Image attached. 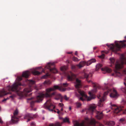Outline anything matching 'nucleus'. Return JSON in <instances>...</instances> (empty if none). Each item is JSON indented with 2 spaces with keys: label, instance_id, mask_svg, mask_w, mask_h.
Here are the masks:
<instances>
[{
  "label": "nucleus",
  "instance_id": "1",
  "mask_svg": "<svg viewBox=\"0 0 126 126\" xmlns=\"http://www.w3.org/2000/svg\"><path fill=\"white\" fill-rule=\"evenodd\" d=\"M57 89L61 90L60 88L58 86L54 85L53 87L48 88L46 90V92L45 94L41 93L38 95L36 98L33 97L27 99L28 102L30 101V102H41L43 99L44 97H45L47 98V100L46 102H51V98L53 96H55V99L57 100H60V101L62 102L63 101V99L67 101L69 99V97L65 95L62 96L61 94H57L55 92L52 93L51 92Z\"/></svg>",
  "mask_w": 126,
  "mask_h": 126
},
{
  "label": "nucleus",
  "instance_id": "2",
  "mask_svg": "<svg viewBox=\"0 0 126 126\" xmlns=\"http://www.w3.org/2000/svg\"><path fill=\"white\" fill-rule=\"evenodd\" d=\"M26 81L29 83L30 87L28 88H26L24 90V92H19L20 89L19 86H23L20 82H18L14 83L12 86H8L5 89H3L1 91H0V97L3 96L7 94H11L12 92L15 91L18 94L21 98H23L25 96H28V93L32 91L31 87L32 85L35 83V82L32 80H28V79L26 80ZM31 93L29 94L28 96H30L32 94Z\"/></svg>",
  "mask_w": 126,
  "mask_h": 126
},
{
  "label": "nucleus",
  "instance_id": "3",
  "mask_svg": "<svg viewBox=\"0 0 126 126\" xmlns=\"http://www.w3.org/2000/svg\"><path fill=\"white\" fill-rule=\"evenodd\" d=\"M81 73L83 76V77H80L79 76V79L86 78L87 81L88 83H91L93 84L94 89L91 92H89V94L90 95L89 97L87 96L85 94L84 92L81 91L79 89V94L82 96L80 97L79 99H80L82 101H89L95 98V96L93 94L96 93L97 89H100L101 88V87L98 84L93 82L91 80L92 76V74L91 73L89 72L87 70L84 69L81 72Z\"/></svg>",
  "mask_w": 126,
  "mask_h": 126
},
{
  "label": "nucleus",
  "instance_id": "4",
  "mask_svg": "<svg viewBox=\"0 0 126 126\" xmlns=\"http://www.w3.org/2000/svg\"><path fill=\"white\" fill-rule=\"evenodd\" d=\"M67 68V66H64L61 67L60 69L64 75L67 76L68 80H73L76 79V81L75 82V94L79 98V79H76V76L71 72L67 71L66 70Z\"/></svg>",
  "mask_w": 126,
  "mask_h": 126
},
{
  "label": "nucleus",
  "instance_id": "5",
  "mask_svg": "<svg viewBox=\"0 0 126 126\" xmlns=\"http://www.w3.org/2000/svg\"><path fill=\"white\" fill-rule=\"evenodd\" d=\"M124 64H126V58L122 57L119 60L117 61L114 65L115 68V73L112 74V75L120 77L126 74V69L122 71H119L123 67V65Z\"/></svg>",
  "mask_w": 126,
  "mask_h": 126
},
{
  "label": "nucleus",
  "instance_id": "6",
  "mask_svg": "<svg viewBox=\"0 0 126 126\" xmlns=\"http://www.w3.org/2000/svg\"><path fill=\"white\" fill-rule=\"evenodd\" d=\"M103 89L105 90L106 91L104 93L103 96L101 98L100 97V95L97 96L100 102L106 101V95L109 93H111L110 94V97L112 98H116L119 96V95L117 91L114 89L112 90L106 86Z\"/></svg>",
  "mask_w": 126,
  "mask_h": 126
},
{
  "label": "nucleus",
  "instance_id": "7",
  "mask_svg": "<svg viewBox=\"0 0 126 126\" xmlns=\"http://www.w3.org/2000/svg\"><path fill=\"white\" fill-rule=\"evenodd\" d=\"M126 42V40H124L123 41H115V45L112 44L110 45L109 47L112 52H116L119 51L122 48H125L126 47V45L124 43Z\"/></svg>",
  "mask_w": 126,
  "mask_h": 126
},
{
  "label": "nucleus",
  "instance_id": "8",
  "mask_svg": "<svg viewBox=\"0 0 126 126\" xmlns=\"http://www.w3.org/2000/svg\"><path fill=\"white\" fill-rule=\"evenodd\" d=\"M96 123L97 126H103L100 123L96 121L94 118H89L87 117L85 118V121H83L81 123H79V126H86L90 125L95 126Z\"/></svg>",
  "mask_w": 126,
  "mask_h": 126
},
{
  "label": "nucleus",
  "instance_id": "9",
  "mask_svg": "<svg viewBox=\"0 0 126 126\" xmlns=\"http://www.w3.org/2000/svg\"><path fill=\"white\" fill-rule=\"evenodd\" d=\"M55 63L54 62L48 63L45 68V70L43 69L42 72L45 73V71H47L46 70L47 69L50 72L55 73H57V71L54 67Z\"/></svg>",
  "mask_w": 126,
  "mask_h": 126
},
{
  "label": "nucleus",
  "instance_id": "10",
  "mask_svg": "<svg viewBox=\"0 0 126 126\" xmlns=\"http://www.w3.org/2000/svg\"><path fill=\"white\" fill-rule=\"evenodd\" d=\"M96 107L95 104H93L90 106L88 109V111L90 112L91 114H92L93 112L96 111V113L97 114L96 116V118L99 119H100L103 117L102 113V112H100L99 111H96L95 108Z\"/></svg>",
  "mask_w": 126,
  "mask_h": 126
},
{
  "label": "nucleus",
  "instance_id": "11",
  "mask_svg": "<svg viewBox=\"0 0 126 126\" xmlns=\"http://www.w3.org/2000/svg\"><path fill=\"white\" fill-rule=\"evenodd\" d=\"M44 107L46 109L50 111H54L55 112H57L55 110H53L55 108V106L52 103H45L44 104Z\"/></svg>",
  "mask_w": 126,
  "mask_h": 126
},
{
  "label": "nucleus",
  "instance_id": "12",
  "mask_svg": "<svg viewBox=\"0 0 126 126\" xmlns=\"http://www.w3.org/2000/svg\"><path fill=\"white\" fill-rule=\"evenodd\" d=\"M96 62V60L94 59H92L86 62L84 61H82L79 63V68L84 66L86 64L87 66L90 65L92 63Z\"/></svg>",
  "mask_w": 126,
  "mask_h": 126
},
{
  "label": "nucleus",
  "instance_id": "13",
  "mask_svg": "<svg viewBox=\"0 0 126 126\" xmlns=\"http://www.w3.org/2000/svg\"><path fill=\"white\" fill-rule=\"evenodd\" d=\"M30 74V72L28 71L23 72L22 74V76L17 77L18 80L19 81L22 79L23 77L26 78H28Z\"/></svg>",
  "mask_w": 126,
  "mask_h": 126
},
{
  "label": "nucleus",
  "instance_id": "14",
  "mask_svg": "<svg viewBox=\"0 0 126 126\" xmlns=\"http://www.w3.org/2000/svg\"><path fill=\"white\" fill-rule=\"evenodd\" d=\"M110 104L111 105V108L112 109H114V112L116 113H118L120 111L122 110V108L123 107L122 106H118L115 105H112L111 103H110Z\"/></svg>",
  "mask_w": 126,
  "mask_h": 126
},
{
  "label": "nucleus",
  "instance_id": "15",
  "mask_svg": "<svg viewBox=\"0 0 126 126\" xmlns=\"http://www.w3.org/2000/svg\"><path fill=\"white\" fill-rule=\"evenodd\" d=\"M18 113V111L17 110H16L14 113V116L12 117L11 120L12 122L14 123H16L18 121L19 118L20 117H17L16 116Z\"/></svg>",
  "mask_w": 126,
  "mask_h": 126
},
{
  "label": "nucleus",
  "instance_id": "16",
  "mask_svg": "<svg viewBox=\"0 0 126 126\" xmlns=\"http://www.w3.org/2000/svg\"><path fill=\"white\" fill-rule=\"evenodd\" d=\"M32 115L30 114H27L24 117V118L27 119V122L31 120V119L33 118Z\"/></svg>",
  "mask_w": 126,
  "mask_h": 126
},
{
  "label": "nucleus",
  "instance_id": "17",
  "mask_svg": "<svg viewBox=\"0 0 126 126\" xmlns=\"http://www.w3.org/2000/svg\"><path fill=\"white\" fill-rule=\"evenodd\" d=\"M101 70L103 71V73L104 74H105L106 73H110L111 71V69L107 67H106L104 68H101Z\"/></svg>",
  "mask_w": 126,
  "mask_h": 126
},
{
  "label": "nucleus",
  "instance_id": "18",
  "mask_svg": "<svg viewBox=\"0 0 126 126\" xmlns=\"http://www.w3.org/2000/svg\"><path fill=\"white\" fill-rule=\"evenodd\" d=\"M62 123H60L59 122L56 123L54 124H50L49 126H61Z\"/></svg>",
  "mask_w": 126,
  "mask_h": 126
},
{
  "label": "nucleus",
  "instance_id": "19",
  "mask_svg": "<svg viewBox=\"0 0 126 126\" xmlns=\"http://www.w3.org/2000/svg\"><path fill=\"white\" fill-rule=\"evenodd\" d=\"M110 63L111 64L110 66H112L113 65H114V62H115V59L114 58H111L110 59Z\"/></svg>",
  "mask_w": 126,
  "mask_h": 126
},
{
  "label": "nucleus",
  "instance_id": "20",
  "mask_svg": "<svg viewBox=\"0 0 126 126\" xmlns=\"http://www.w3.org/2000/svg\"><path fill=\"white\" fill-rule=\"evenodd\" d=\"M107 124L109 126H111L114 125L115 124V122L113 121H110L107 122Z\"/></svg>",
  "mask_w": 126,
  "mask_h": 126
},
{
  "label": "nucleus",
  "instance_id": "21",
  "mask_svg": "<svg viewBox=\"0 0 126 126\" xmlns=\"http://www.w3.org/2000/svg\"><path fill=\"white\" fill-rule=\"evenodd\" d=\"M102 66V65L100 64H98L96 65V70H97L98 69L100 68Z\"/></svg>",
  "mask_w": 126,
  "mask_h": 126
},
{
  "label": "nucleus",
  "instance_id": "22",
  "mask_svg": "<svg viewBox=\"0 0 126 126\" xmlns=\"http://www.w3.org/2000/svg\"><path fill=\"white\" fill-rule=\"evenodd\" d=\"M32 73L33 74L35 75H39L41 73L38 71H33Z\"/></svg>",
  "mask_w": 126,
  "mask_h": 126
},
{
  "label": "nucleus",
  "instance_id": "23",
  "mask_svg": "<svg viewBox=\"0 0 126 126\" xmlns=\"http://www.w3.org/2000/svg\"><path fill=\"white\" fill-rule=\"evenodd\" d=\"M63 122H67L68 123H70L69 119L67 117H66L65 118L63 119Z\"/></svg>",
  "mask_w": 126,
  "mask_h": 126
},
{
  "label": "nucleus",
  "instance_id": "24",
  "mask_svg": "<svg viewBox=\"0 0 126 126\" xmlns=\"http://www.w3.org/2000/svg\"><path fill=\"white\" fill-rule=\"evenodd\" d=\"M44 84L49 85V84H50L51 83V82L50 80H47L45 81L44 82Z\"/></svg>",
  "mask_w": 126,
  "mask_h": 126
},
{
  "label": "nucleus",
  "instance_id": "25",
  "mask_svg": "<svg viewBox=\"0 0 126 126\" xmlns=\"http://www.w3.org/2000/svg\"><path fill=\"white\" fill-rule=\"evenodd\" d=\"M74 126H79V122L77 121H75L73 122Z\"/></svg>",
  "mask_w": 126,
  "mask_h": 126
},
{
  "label": "nucleus",
  "instance_id": "26",
  "mask_svg": "<svg viewBox=\"0 0 126 126\" xmlns=\"http://www.w3.org/2000/svg\"><path fill=\"white\" fill-rule=\"evenodd\" d=\"M124 84L125 85L126 87V83L125 82H124ZM122 91H123L124 92L126 93V88H123L122 89Z\"/></svg>",
  "mask_w": 126,
  "mask_h": 126
},
{
  "label": "nucleus",
  "instance_id": "27",
  "mask_svg": "<svg viewBox=\"0 0 126 126\" xmlns=\"http://www.w3.org/2000/svg\"><path fill=\"white\" fill-rule=\"evenodd\" d=\"M50 75V74H49L47 72V73L45 75H44L43 76V78H46L47 77L49 76Z\"/></svg>",
  "mask_w": 126,
  "mask_h": 126
},
{
  "label": "nucleus",
  "instance_id": "28",
  "mask_svg": "<svg viewBox=\"0 0 126 126\" xmlns=\"http://www.w3.org/2000/svg\"><path fill=\"white\" fill-rule=\"evenodd\" d=\"M79 88L83 86V85L82 83L81 82V81L79 80Z\"/></svg>",
  "mask_w": 126,
  "mask_h": 126
},
{
  "label": "nucleus",
  "instance_id": "29",
  "mask_svg": "<svg viewBox=\"0 0 126 126\" xmlns=\"http://www.w3.org/2000/svg\"><path fill=\"white\" fill-rule=\"evenodd\" d=\"M72 60L73 61L75 62H76L78 61V58L75 57H74L72 58Z\"/></svg>",
  "mask_w": 126,
  "mask_h": 126
},
{
  "label": "nucleus",
  "instance_id": "30",
  "mask_svg": "<svg viewBox=\"0 0 126 126\" xmlns=\"http://www.w3.org/2000/svg\"><path fill=\"white\" fill-rule=\"evenodd\" d=\"M104 54H102L101 55L98 56L99 58H104Z\"/></svg>",
  "mask_w": 126,
  "mask_h": 126
},
{
  "label": "nucleus",
  "instance_id": "31",
  "mask_svg": "<svg viewBox=\"0 0 126 126\" xmlns=\"http://www.w3.org/2000/svg\"><path fill=\"white\" fill-rule=\"evenodd\" d=\"M103 103H98V106L99 107H102L103 106V104H102Z\"/></svg>",
  "mask_w": 126,
  "mask_h": 126
},
{
  "label": "nucleus",
  "instance_id": "32",
  "mask_svg": "<svg viewBox=\"0 0 126 126\" xmlns=\"http://www.w3.org/2000/svg\"><path fill=\"white\" fill-rule=\"evenodd\" d=\"M63 85L64 87H66L68 85V84L66 83H63Z\"/></svg>",
  "mask_w": 126,
  "mask_h": 126
},
{
  "label": "nucleus",
  "instance_id": "33",
  "mask_svg": "<svg viewBox=\"0 0 126 126\" xmlns=\"http://www.w3.org/2000/svg\"><path fill=\"white\" fill-rule=\"evenodd\" d=\"M34 103H30V106L31 108H33L34 105Z\"/></svg>",
  "mask_w": 126,
  "mask_h": 126
},
{
  "label": "nucleus",
  "instance_id": "34",
  "mask_svg": "<svg viewBox=\"0 0 126 126\" xmlns=\"http://www.w3.org/2000/svg\"><path fill=\"white\" fill-rule=\"evenodd\" d=\"M31 126H35V124L34 122H32L31 123Z\"/></svg>",
  "mask_w": 126,
  "mask_h": 126
},
{
  "label": "nucleus",
  "instance_id": "35",
  "mask_svg": "<svg viewBox=\"0 0 126 126\" xmlns=\"http://www.w3.org/2000/svg\"><path fill=\"white\" fill-rule=\"evenodd\" d=\"M59 106L61 107H62L63 106V103H59Z\"/></svg>",
  "mask_w": 126,
  "mask_h": 126
},
{
  "label": "nucleus",
  "instance_id": "36",
  "mask_svg": "<svg viewBox=\"0 0 126 126\" xmlns=\"http://www.w3.org/2000/svg\"><path fill=\"white\" fill-rule=\"evenodd\" d=\"M71 68L72 69H75L76 68V66L74 65H72Z\"/></svg>",
  "mask_w": 126,
  "mask_h": 126
},
{
  "label": "nucleus",
  "instance_id": "37",
  "mask_svg": "<svg viewBox=\"0 0 126 126\" xmlns=\"http://www.w3.org/2000/svg\"><path fill=\"white\" fill-rule=\"evenodd\" d=\"M124 120H124V119L122 118L120 119L119 120V121H122V122H123V121H124Z\"/></svg>",
  "mask_w": 126,
  "mask_h": 126
},
{
  "label": "nucleus",
  "instance_id": "38",
  "mask_svg": "<svg viewBox=\"0 0 126 126\" xmlns=\"http://www.w3.org/2000/svg\"><path fill=\"white\" fill-rule=\"evenodd\" d=\"M9 98L8 97H7V98L6 99H4L2 101V102H3V101H5V100H7V99H9Z\"/></svg>",
  "mask_w": 126,
  "mask_h": 126
},
{
  "label": "nucleus",
  "instance_id": "39",
  "mask_svg": "<svg viewBox=\"0 0 126 126\" xmlns=\"http://www.w3.org/2000/svg\"><path fill=\"white\" fill-rule=\"evenodd\" d=\"M56 110H57V113L58 114H59L60 112V111L58 109H57Z\"/></svg>",
  "mask_w": 126,
  "mask_h": 126
},
{
  "label": "nucleus",
  "instance_id": "40",
  "mask_svg": "<svg viewBox=\"0 0 126 126\" xmlns=\"http://www.w3.org/2000/svg\"><path fill=\"white\" fill-rule=\"evenodd\" d=\"M3 121L0 118V123L2 124L3 123Z\"/></svg>",
  "mask_w": 126,
  "mask_h": 126
},
{
  "label": "nucleus",
  "instance_id": "41",
  "mask_svg": "<svg viewBox=\"0 0 126 126\" xmlns=\"http://www.w3.org/2000/svg\"><path fill=\"white\" fill-rule=\"evenodd\" d=\"M76 105L77 106V108H79V103H76Z\"/></svg>",
  "mask_w": 126,
  "mask_h": 126
},
{
  "label": "nucleus",
  "instance_id": "42",
  "mask_svg": "<svg viewBox=\"0 0 126 126\" xmlns=\"http://www.w3.org/2000/svg\"><path fill=\"white\" fill-rule=\"evenodd\" d=\"M13 95H10L9 96V97L11 98L12 99L13 98Z\"/></svg>",
  "mask_w": 126,
  "mask_h": 126
},
{
  "label": "nucleus",
  "instance_id": "43",
  "mask_svg": "<svg viewBox=\"0 0 126 126\" xmlns=\"http://www.w3.org/2000/svg\"><path fill=\"white\" fill-rule=\"evenodd\" d=\"M75 54L76 55H77V51H76L75 52Z\"/></svg>",
  "mask_w": 126,
  "mask_h": 126
},
{
  "label": "nucleus",
  "instance_id": "44",
  "mask_svg": "<svg viewBox=\"0 0 126 126\" xmlns=\"http://www.w3.org/2000/svg\"><path fill=\"white\" fill-rule=\"evenodd\" d=\"M69 110H71V107H69Z\"/></svg>",
  "mask_w": 126,
  "mask_h": 126
},
{
  "label": "nucleus",
  "instance_id": "45",
  "mask_svg": "<svg viewBox=\"0 0 126 126\" xmlns=\"http://www.w3.org/2000/svg\"><path fill=\"white\" fill-rule=\"evenodd\" d=\"M72 52H67V53L68 54H71L72 53Z\"/></svg>",
  "mask_w": 126,
  "mask_h": 126
},
{
  "label": "nucleus",
  "instance_id": "46",
  "mask_svg": "<svg viewBox=\"0 0 126 126\" xmlns=\"http://www.w3.org/2000/svg\"><path fill=\"white\" fill-rule=\"evenodd\" d=\"M85 109H83L81 111V112H83L85 111Z\"/></svg>",
  "mask_w": 126,
  "mask_h": 126
},
{
  "label": "nucleus",
  "instance_id": "47",
  "mask_svg": "<svg viewBox=\"0 0 126 126\" xmlns=\"http://www.w3.org/2000/svg\"><path fill=\"white\" fill-rule=\"evenodd\" d=\"M42 112L43 113H45V110H42Z\"/></svg>",
  "mask_w": 126,
  "mask_h": 126
},
{
  "label": "nucleus",
  "instance_id": "48",
  "mask_svg": "<svg viewBox=\"0 0 126 126\" xmlns=\"http://www.w3.org/2000/svg\"><path fill=\"white\" fill-rule=\"evenodd\" d=\"M96 47H94L93 49H94V50L95 49H96Z\"/></svg>",
  "mask_w": 126,
  "mask_h": 126
},
{
  "label": "nucleus",
  "instance_id": "49",
  "mask_svg": "<svg viewBox=\"0 0 126 126\" xmlns=\"http://www.w3.org/2000/svg\"><path fill=\"white\" fill-rule=\"evenodd\" d=\"M63 110V109L62 108L61 109V111H62Z\"/></svg>",
  "mask_w": 126,
  "mask_h": 126
},
{
  "label": "nucleus",
  "instance_id": "50",
  "mask_svg": "<svg viewBox=\"0 0 126 126\" xmlns=\"http://www.w3.org/2000/svg\"><path fill=\"white\" fill-rule=\"evenodd\" d=\"M60 119H63V118H62V117H60Z\"/></svg>",
  "mask_w": 126,
  "mask_h": 126
},
{
  "label": "nucleus",
  "instance_id": "51",
  "mask_svg": "<svg viewBox=\"0 0 126 126\" xmlns=\"http://www.w3.org/2000/svg\"><path fill=\"white\" fill-rule=\"evenodd\" d=\"M124 80L126 81V77L124 79Z\"/></svg>",
  "mask_w": 126,
  "mask_h": 126
},
{
  "label": "nucleus",
  "instance_id": "52",
  "mask_svg": "<svg viewBox=\"0 0 126 126\" xmlns=\"http://www.w3.org/2000/svg\"><path fill=\"white\" fill-rule=\"evenodd\" d=\"M36 110V109H34V110L35 111V110Z\"/></svg>",
  "mask_w": 126,
  "mask_h": 126
},
{
  "label": "nucleus",
  "instance_id": "53",
  "mask_svg": "<svg viewBox=\"0 0 126 126\" xmlns=\"http://www.w3.org/2000/svg\"><path fill=\"white\" fill-rule=\"evenodd\" d=\"M125 38L126 39V36L125 37Z\"/></svg>",
  "mask_w": 126,
  "mask_h": 126
},
{
  "label": "nucleus",
  "instance_id": "54",
  "mask_svg": "<svg viewBox=\"0 0 126 126\" xmlns=\"http://www.w3.org/2000/svg\"><path fill=\"white\" fill-rule=\"evenodd\" d=\"M79 107L81 105L80 104V103H79Z\"/></svg>",
  "mask_w": 126,
  "mask_h": 126
},
{
  "label": "nucleus",
  "instance_id": "55",
  "mask_svg": "<svg viewBox=\"0 0 126 126\" xmlns=\"http://www.w3.org/2000/svg\"><path fill=\"white\" fill-rule=\"evenodd\" d=\"M77 66H79V64H78V65H77Z\"/></svg>",
  "mask_w": 126,
  "mask_h": 126
},
{
  "label": "nucleus",
  "instance_id": "56",
  "mask_svg": "<svg viewBox=\"0 0 126 126\" xmlns=\"http://www.w3.org/2000/svg\"><path fill=\"white\" fill-rule=\"evenodd\" d=\"M87 112H88V111H87V112H86V113H87Z\"/></svg>",
  "mask_w": 126,
  "mask_h": 126
},
{
  "label": "nucleus",
  "instance_id": "57",
  "mask_svg": "<svg viewBox=\"0 0 126 126\" xmlns=\"http://www.w3.org/2000/svg\"><path fill=\"white\" fill-rule=\"evenodd\" d=\"M125 113V112H124L123 113Z\"/></svg>",
  "mask_w": 126,
  "mask_h": 126
},
{
  "label": "nucleus",
  "instance_id": "58",
  "mask_svg": "<svg viewBox=\"0 0 126 126\" xmlns=\"http://www.w3.org/2000/svg\"><path fill=\"white\" fill-rule=\"evenodd\" d=\"M119 126L118 125V126Z\"/></svg>",
  "mask_w": 126,
  "mask_h": 126
}]
</instances>
